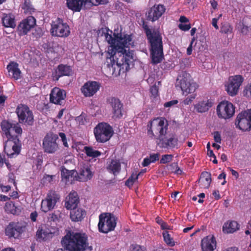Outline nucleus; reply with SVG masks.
Returning <instances> with one entry per match:
<instances>
[{
  "label": "nucleus",
  "mask_w": 251,
  "mask_h": 251,
  "mask_svg": "<svg viewBox=\"0 0 251 251\" xmlns=\"http://www.w3.org/2000/svg\"><path fill=\"white\" fill-rule=\"evenodd\" d=\"M19 123L32 126L34 123V115L32 111L25 104H20L16 109Z\"/></svg>",
  "instance_id": "obj_7"
},
{
  "label": "nucleus",
  "mask_w": 251,
  "mask_h": 251,
  "mask_svg": "<svg viewBox=\"0 0 251 251\" xmlns=\"http://www.w3.org/2000/svg\"><path fill=\"white\" fill-rule=\"evenodd\" d=\"M116 224V218L110 213L101 214L99 215L98 228L100 232L107 233L114 230Z\"/></svg>",
  "instance_id": "obj_5"
},
{
  "label": "nucleus",
  "mask_w": 251,
  "mask_h": 251,
  "mask_svg": "<svg viewBox=\"0 0 251 251\" xmlns=\"http://www.w3.org/2000/svg\"><path fill=\"white\" fill-rule=\"evenodd\" d=\"M243 81V77L242 75H236L230 76L227 84L226 85V90L227 93L231 96H235Z\"/></svg>",
  "instance_id": "obj_13"
},
{
  "label": "nucleus",
  "mask_w": 251,
  "mask_h": 251,
  "mask_svg": "<svg viewBox=\"0 0 251 251\" xmlns=\"http://www.w3.org/2000/svg\"><path fill=\"white\" fill-rule=\"evenodd\" d=\"M0 188L3 192H8L11 189V186L9 185L4 186L1 184H0Z\"/></svg>",
  "instance_id": "obj_54"
},
{
  "label": "nucleus",
  "mask_w": 251,
  "mask_h": 251,
  "mask_svg": "<svg viewBox=\"0 0 251 251\" xmlns=\"http://www.w3.org/2000/svg\"><path fill=\"white\" fill-rule=\"evenodd\" d=\"M142 27L151 45V54L152 63L157 64L163 58V47L162 37L158 30H153L143 21Z\"/></svg>",
  "instance_id": "obj_3"
},
{
  "label": "nucleus",
  "mask_w": 251,
  "mask_h": 251,
  "mask_svg": "<svg viewBox=\"0 0 251 251\" xmlns=\"http://www.w3.org/2000/svg\"><path fill=\"white\" fill-rule=\"evenodd\" d=\"M195 98V95L191 96V97L187 98L185 100H184L183 103L185 105H188L191 103L193 100Z\"/></svg>",
  "instance_id": "obj_53"
},
{
  "label": "nucleus",
  "mask_w": 251,
  "mask_h": 251,
  "mask_svg": "<svg viewBox=\"0 0 251 251\" xmlns=\"http://www.w3.org/2000/svg\"><path fill=\"white\" fill-rule=\"evenodd\" d=\"M93 176L91 170L89 168H81L78 173V179L81 181H86L90 179Z\"/></svg>",
  "instance_id": "obj_34"
},
{
  "label": "nucleus",
  "mask_w": 251,
  "mask_h": 251,
  "mask_svg": "<svg viewBox=\"0 0 251 251\" xmlns=\"http://www.w3.org/2000/svg\"><path fill=\"white\" fill-rule=\"evenodd\" d=\"M52 228L46 225L42 226L36 232L37 240L40 242L46 241L51 239L54 234V231H52Z\"/></svg>",
  "instance_id": "obj_20"
},
{
  "label": "nucleus",
  "mask_w": 251,
  "mask_h": 251,
  "mask_svg": "<svg viewBox=\"0 0 251 251\" xmlns=\"http://www.w3.org/2000/svg\"><path fill=\"white\" fill-rule=\"evenodd\" d=\"M32 34L36 38L40 37L43 35L42 30L40 27H37Z\"/></svg>",
  "instance_id": "obj_49"
},
{
  "label": "nucleus",
  "mask_w": 251,
  "mask_h": 251,
  "mask_svg": "<svg viewBox=\"0 0 251 251\" xmlns=\"http://www.w3.org/2000/svg\"><path fill=\"white\" fill-rule=\"evenodd\" d=\"M240 228V225L236 221L227 222L223 226V231L225 233H231L235 232Z\"/></svg>",
  "instance_id": "obj_31"
},
{
  "label": "nucleus",
  "mask_w": 251,
  "mask_h": 251,
  "mask_svg": "<svg viewBox=\"0 0 251 251\" xmlns=\"http://www.w3.org/2000/svg\"><path fill=\"white\" fill-rule=\"evenodd\" d=\"M232 31V28L229 24H225L221 26V32L223 33H231Z\"/></svg>",
  "instance_id": "obj_44"
},
{
  "label": "nucleus",
  "mask_w": 251,
  "mask_h": 251,
  "mask_svg": "<svg viewBox=\"0 0 251 251\" xmlns=\"http://www.w3.org/2000/svg\"><path fill=\"white\" fill-rule=\"evenodd\" d=\"M179 22L181 23V24L186 23L189 22V20L185 16H181L179 18Z\"/></svg>",
  "instance_id": "obj_62"
},
{
  "label": "nucleus",
  "mask_w": 251,
  "mask_h": 251,
  "mask_svg": "<svg viewBox=\"0 0 251 251\" xmlns=\"http://www.w3.org/2000/svg\"><path fill=\"white\" fill-rule=\"evenodd\" d=\"M178 101L177 100H174L171 101L165 102L164 104V106L165 107H171L176 104H177Z\"/></svg>",
  "instance_id": "obj_52"
},
{
  "label": "nucleus",
  "mask_w": 251,
  "mask_h": 251,
  "mask_svg": "<svg viewBox=\"0 0 251 251\" xmlns=\"http://www.w3.org/2000/svg\"><path fill=\"white\" fill-rule=\"evenodd\" d=\"M107 102L112 108V118L114 119H121L124 115V106L120 100L115 97H110Z\"/></svg>",
  "instance_id": "obj_14"
},
{
  "label": "nucleus",
  "mask_w": 251,
  "mask_h": 251,
  "mask_svg": "<svg viewBox=\"0 0 251 251\" xmlns=\"http://www.w3.org/2000/svg\"><path fill=\"white\" fill-rule=\"evenodd\" d=\"M218 21V18H213L212 20V25L216 29L219 28V26L217 25Z\"/></svg>",
  "instance_id": "obj_59"
},
{
  "label": "nucleus",
  "mask_w": 251,
  "mask_h": 251,
  "mask_svg": "<svg viewBox=\"0 0 251 251\" xmlns=\"http://www.w3.org/2000/svg\"><path fill=\"white\" fill-rule=\"evenodd\" d=\"M179 85L183 94L186 95L194 92L198 87L196 83L192 81L189 74L183 72L179 75Z\"/></svg>",
  "instance_id": "obj_11"
},
{
  "label": "nucleus",
  "mask_w": 251,
  "mask_h": 251,
  "mask_svg": "<svg viewBox=\"0 0 251 251\" xmlns=\"http://www.w3.org/2000/svg\"><path fill=\"white\" fill-rule=\"evenodd\" d=\"M36 25V19L33 16H28L22 20L18 26V30L20 35H26Z\"/></svg>",
  "instance_id": "obj_19"
},
{
  "label": "nucleus",
  "mask_w": 251,
  "mask_h": 251,
  "mask_svg": "<svg viewBox=\"0 0 251 251\" xmlns=\"http://www.w3.org/2000/svg\"><path fill=\"white\" fill-rule=\"evenodd\" d=\"M191 25L190 24H179L178 25V27L182 31H188L191 28Z\"/></svg>",
  "instance_id": "obj_50"
},
{
  "label": "nucleus",
  "mask_w": 251,
  "mask_h": 251,
  "mask_svg": "<svg viewBox=\"0 0 251 251\" xmlns=\"http://www.w3.org/2000/svg\"><path fill=\"white\" fill-rule=\"evenodd\" d=\"M5 211L8 213H11L13 215L17 214V207L13 202H6L4 206Z\"/></svg>",
  "instance_id": "obj_37"
},
{
  "label": "nucleus",
  "mask_w": 251,
  "mask_h": 251,
  "mask_svg": "<svg viewBox=\"0 0 251 251\" xmlns=\"http://www.w3.org/2000/svg\"><path fill=\"white\" fill-rule=\"evenodd\" d=\"M0 127L2 137L5 139L4 151L10 157L18 155L21 151V143L17 135L13 134L14 131L16 133L21 135L22 128L17 125L13 124L6 120H3L0 123Z\"/></svg>",
  "instance_id": "obj_2"
},
{
  "label": "nucleus",
  "mask_w": 251,
  "mask_h": 251,
  "mask_svg": "<svg viewBox=\"0 0 251 251\" xmlns=\"http://www.w3.org/2000/svg\"><path fill=\"white\" fill-rule=\"evenodd\" d=\"M22 8L25 10V12L26 13H32L35 12V9L33 7L29 0H25Z\"/></svg>",
  "instance_id": "obj_40"
},
{
  "label": "nucleus",
  "mask_w": 251,
  "mask_h": 251,
  "mask_svg": "<svg viewBox=\"0 0 251 251\" xmlns=\"http://www.w3.org/2000/svg\"><path fill=\"white\" fill-rule=\"evenodd\" d=\"M106 169L107 171L116 176L121 171V164L119 159H112L110 161L107 162Z\"/></svg>",
  "instance_id": "obj_26"
},
{
  "label": "nucleus",
  "mask_w": 251,
  "mask_h": 251,
  "mask_svg": "<svg viewBox=\"0 0 251 251\" xmlns=\"http://www.w3.org/2000/svg\"><path fill=\"white\" fill-rule=\"evenodd\" d=\"M94 133L97 141L100 143H105L112 137L113 130L108 124L101 123L95 127Z\"/></svg>",
  "instance_id": "obj_6"
},
{
  "label": "nucleus",
  "mask_w": 251,
  "mask_h": 251,
  "mask_svg": "<svg viewBox=\"0 0 251 251\" xmlns=\"http://www.w3.org/2000/svg\"><path fill=\"white\" fill-rule=\"evenodd\" d=\"M66 97L65 91L55 87L52 89L50 94V101L55 104L61 105Z\"/></svg>",
  "instance_id": "obj_22"
},
{
  "label": "nucleus",
  "mask_w": 251,
  "mask_h": 251,
  "mask_svg": "<svg viewBox=\"0 0 251 251\" xmlns=\"http://www.w3.org/2000/svg\"><path fill=\"white\" fill-rule=\"evenodd\" d=\"M7 97L3 95V94L0 95V104L1 105V106H4V104L7 100Z\"/></svg>",
  "instance_id": "obj_56"
},
{
  "label": "nucleus",
  "mask_w": 251,
  "mask_h": 251,
  "mask_svg": "<svg viewBox=\"0 0 251 251\" xmlns=\"http://www.w3.org/2000/svg\"><path fill=\"white\" fill-rule=\"evenodd\" d=\"M72 74V69L71 66L67 65L59 64L55 72L52 74L54 80H58L63 76H70Z\"/></svg>",
  "instance_id": "obj_23"
},
{
  "label": "nucleus",
  "mask_w": 251,
  "mask_h": 251,
  "mask_svg": "<svg viewBox=\"0 0 251 251\" xmlns=\"http://www.w3.org/2000/svg\"><path fill=\"white\" fill-rule=\"evenodd\" d=\"M66 4L69 9L74 12H79L85 2V0H67Z\"/></svg>",
  "instance_id": "obj_30"
},
{
  "label": "nucleus",
  "mask_w": 251,
  "mask_h": 251,
  "mask_svg": "<svg viewBox=\"0 0 251 251\" xmlns=\"http://www.w3.org/2000/svg\"><path fill=\"white\" fill-rule=\"evenodd\" d=\"M215 199L218 200L221 198V196L219 190H215L212 193Z\"/></svg>",
  "instance_id": "obj_58"
},
{
  "label": "nucleus",
  "mask_w": 251,
  "mask_h": 251,
  "mask_svg": "<svg viewBox=\"0 0 251 251\" xmlns=\"http://www.w3.org/2000/svg\"><path fill=\"white\" fill-rule=\"evenodd\" d=\"M61 177L62 179H69L70 176H72V173L70 171L64 168L61 170Z\"/></svg>",
  "instance_id": "obj_45"
},
{
  "label": "nucleus",
  "mask_w": 251,
  "mask_h": 251,
  "mask_svg": "<svg viewBox=\"0 0 251 251\" xmlns=\"http://www.w3.org/2000/svg\"><path fill=\"white\" fill-rule=\"evenodd\" d=\"M25 227L18 222H11L5 228V234L10 238H18L25 231Z\"/></svg>",
  "instance_id": "obj_17"
},
{
  "label": "nucleus",
  "mask_w": 251,
  "mask_h": 251,
  "mask_svg": "<svg viewBox=\"0 0 251 251\" xmlns=\"http://www.w3.org/2000/svg\"><path fill=\"white\" fill-rule=\"evenodd\" d=\"M165 7L163 4H155L148 11L147 20L152 22L158 20L165 12Z\"/></svg>",
  "instance_id": "obj_18"
},
{
  "label": "nucleus",
  "mask_w": 251,
  "mask_h": 251,
  "mask_svg": "<svg viewBox=\"0 0 251 251\" xmlns=\"http://www.w3.org/2000/svg\"><path fill=\"white\" fill-rule=\"evenodd\" d=\"M84 151L86 155L89 157L96 158L100 156L101 153L97 150H95L92 147L85 146L84 148Z\"/></svg>",
  "instance_id": "obj_36"
},
{
  "label": "nucleus",
  "mask_w": 251,
  "mask_h": 251,
  "mask_svg": "<svg viewBox=\"0 0 251 251\" xmlns=\"http://www.w3.org/2000/svg\"><path fill=\"white\" fill-rule=\"evenodd\" d=\"M157 144L162 148L167 149H178V140L175 134H171L168 136L165 135L162 137L159 141H156Z\"/></svg>",
  "instance_id": "obj_15"
},
{
  "label": "nucleus",
  "mask_w": 251,
  "mask_h": 251,
  "mask_svg": "<svg viewBox=\"0 0 251 251\" xmlns=\"http://www.w3.org/2000/svg\"><path fill=\"white\" fill-rule=\"evenodd\" d=\"M158 87L155 84L152 86L150 89L151 94V97H152L153 99H155L158 97Z\"/></svg>",
  "instance_id": "obj_43"
},
{
  "label": "nucleus",
  "mask_w": 251,
  "mask_h": 251,
  "mask_svg": "<svg viewBox=\"0 0 251 251\" xmlns=\"http://www.w3.org/2000/svg\"><path fill=\"white\" fill-rule=\"evenodd\" d=\"M2 25L5 27L15 28L16 26L15 16L12 14H4L1 19Z\"/></svg>",
  "instance_id": "obj_32"
},
{
  "label": "nucleus",
  "mask_w": 251,
  "mask_h": 251,
  "mask_svg": "<svg viewBox=\"0 0 251 251\" xmlns=\"http://www.w3.org/2000/svg\"><path fill=\"white\" fill-rule=\"evenodd\" d=\"M167 120L162 117H158L150 121L148 124V135L150 138L159 141L165 136L168 130Z\"/></svg>",
  "instance_id": "obj_4"
},
{
  "label": "nucleus",
  "mask_w": 251,
  "mask_h": 251,
  "mask_svg": "<svg viewBox=\"0 0 251 251\" xmlns=\"http://www.w3.org/2000/svg\"><path fill=\"white\" fill-rule=\"evenodd\" d=\"M210 3L211 6L214 9H217L218 6V2L217 0H212V1H210Z\"/></svg>",
  "instance_id": "obj_64"
},
{
  "label": "nucleus",
  "mask_w": 251,
  "mask_h": 251,
  "mask_svg": "<svg viewBox=\"0 0 251 251\" xmlns=\"http://www.w3.org/2000/svg\"><path fill=\"white\" fill-rule=\"evenodd\" d=\"M174 157V155L172 154H164L161 156V158L160 160V164H166L171 162Z\"/></svg>",
  "instance_id": "obj_41"
},
{
  "label": "nucleus",
  "mask_w": 251,
  "mask_h": 251,
  "mask_svg": "<svg viewBox=\"0 0 251 251\" xmlns=\"http://www.w3.org/2000/svg\"><path fill=\"white\" fill-rule=\"evenodd\" d=\"M86 214V211L80 208H73L70 211V218L72 221L79 222L81 221L85 217Z\"/></svg>",
  "instance_id": "obj_28"
},
{
  "label": "nucleus",
  "mask_w": 251,
  "mask_h": 251,
  "mask_svg": "<svg viewBox=\"0 0 251 251\" xmlns=\"http://www.w3.org/2000/svg\"><path fill=\"white\" fill-rule=\"evenodd\" d=\"M50 32L52 36L59 37H67L70 34V28L66 23L62 19L57 18L52 22Z\"/></svg>",
  "instance_id": "obj_8"
},
{
  "label": "nucleus",
  "mask_w": 251,
  "mask_h": 251,
  "mask_svg": "<svg viewBox=\"0 0 251 251\" xmlns=\"http://www.w3.org/2000/svg\"><path fill=\"white\" fill-rule=\"evenodd\" d=\"M79 202V199L77 192L72 191L66 197L65 206L67 209L72 210L76 208Z\"/></svg>",
  "instance_id": "obj_25"
},
{
  "label": "nucleus",
  "mask_w": 251,
  "mask_h": 251,
  "mask_svg": "<svg viewBox=\"0 0 251 251\" xmlns=\"http://www.w3.org/2000/svg\"><path fill=\"white\" fill-rule=\"evenodd\" d=\"M193 43V41H192L190 44L189 45V47H188L187 49V54L188 55H190L192 53V44Z\"/></svg>",
  "instance_id": "obj_61"
},
{
  "label": "nucleus",
  "mask_w": 251,
  "mask_h": 251,
  "mask_svg": "<svg viewBox=\"0 0 251 251\" xmlns=\"http://www.w3.org/2000/svg\"><path fill=\"white\" fill-rule=\"evenodd\" d=\"M162 236L164 242L170 247H174L175 245L173 238L171 237L170 234L167 230L164 231L162 233Z\"/></svg>",
  "instance_id": "obj_38"
},
{
  "label": "nucleus",
  "mask_w": 251,
  "mask_h": 251,
  "mask_svg": "<svg viewBox=\"0 0 251 251\" xmlns=\"http://www.w3.org/2000/svg\"><path fill=\"white\" fill-rule=\"evenodd\" d=\"M169 166L176 167V170L174 171H173V173L175 174L182 175L183 174L182 170L178 167V163L177 162H173L170 164Z\"/></svg>",
  "instance_id": "obj_46"
},
{
  "label": "nucleus",
  "mask_w": 251,
  "mask_h": 251,
  "mask_svg": "<svg viewBox=\"0 0 251 251\" xmlns=\"http://www.w3.org/2000/svg\"><path fill=\"white\" fill-rule=\"evenodd\" d=\"M142 172H139L137 175L132 174L131 176L126 180L125 184L129 188L131 187L135 181L138 178V176L141 175Z\"/></svg>",
  "instance_id": "obj_39"
},
{
  "label": "nucleus",
  "mask_w": 251,
  "mask_h": 251,
  "mask_svg": "<svg viewBox=\"0 0 251 251\" xmlns=\"http://www.w3.org/2000/svg\"><path fill=\"white\" fill-rule=\"evenodd\" d=\"M202 251H214L216 248L217 242L213 235H208L204 237L201 242Z\"/></svg>",
  "instance_id": "obj_24"
},
{
  "label": "nucleus",
  "mask_w": 251,
  "mask_h": 251,
  "mask_svg": "<svg viewBox=\"0 0 251 251\" xmlns=\"http://www.w3.org/2000/svg\"><path fill=\"white\" fill-rule=\"evenodd\" d=\"M59 136L61 139L64 146L66 148H68L69 145L67 143V140L65 134L63 132H60L59 133Z\"/></svg>",
  "instance_id": "obj_48"
},
{
  "label": "nucleus",
  "mask_w": 251,
  "mask_h": 251,
  "mask_svg": "<svg viewBox=\"0 0 251 251\" xmlns=\"http://www.w3.org/2000/svg\"><path fill=\"white\" fill-rule=\"evenodd\" d=\"M160 154L159 153H151L149 157L144 159L142 165L143 167L149 166L151 163H154L159 159Z\"/></svg>",
  "instance_id": "obj_35"
},
{
  "label": "nucleus",
  "mask_w": 251,
  "mask_h": 251,
  "mask_svg": "<svg viewBox=\"0 0 251 251\" xmlns=\"http://www.w3.org/2000/svg\"><path fill=\"white\" fill-rule=\"evenodd\" d=\"M212 102L209 100L201 101L195 105V109L198 112L203 113L207 111L212 107Z\"/></svg>",
  "instance_id": "obj_33"
},
{
  "label": "nucleus",
  "mask_w": 251,
  "mask_h": 251,
  "mask_svg": "<svg viewBox=\"0 0 251 251\" xmlns=\"http://www.w3.org/2000/svg\"><path fill=\"white\" fill-rule=\"evenodd\" d=\"M37 217V213L36 212H33L30 214V219L33 222H35L36 221Z\"/></svg>",
  "instance_id": "obj_63"
},
{
  "label": "nucleus",
  "mask_w": 251,
  "mask_h": 251,
  "mask_svg": "<svg viewBox=\"0 0 251 251\" xmlns=\"http://www.w3.org/2000/svg\"><path fill=\"white\" fill-rule=\"evenodd\" d=\"M49 219L51 221L55 222L58 220V218L57 215L56 214H55L54 213H51V214L50 215Z\"/></svg>",
  "instance_id": "obj_57"
},
{
  "label": "nucleus",
  "mask_w": 251,
  "mask_h": 251,
  "mask_svg": "<svg viewBox=\"0 0 251 251\" xmlns=\"http://www.w3.org/2000/svg\"><path fill=\"white\" fill-rule=\"evenodd\" d=\"M216 112L219 118L229 119L235 113V107L231 102L227 100H223L217 105Z\"/></svg>",
  "instance_id": "obj_9"
},
{
  "label": "nucleus",
  "mask_w": 251,
  "mask_h": 251,
  "mask_svg": "<svg viewBox=\"0 0 251 251\" xmlns=\"http://www.w3.org/2000/svg\"><path fill=\"white\" fill-rule=\"evenodd\" d=\"M53 176L46 175L44 176L43 179L45 182H51L52 181Z\"/></svg>",
  "instance_id": "obj_55"
},
{
  "label": "nucleus",
  "mask_w": 251,
  "mask_h": 251,
  "mask_svg": "<svg viewBox=\"0 0 251 251\" xmlns=\"http://www.w3.org/2000/svg\"><path fill=\"white\" fill-rule=\"evenodd\" d=\"M211 182V174L207 172H203L199 180L200 186L201 188L207 189Z\"/></svg>",
  "instance_id": "obj_29"
},
{
  "label": "nucleus",
  "mask_w": 251,
  "mask_h": 251,
  "mask_svg": "<svg viewBox=\"0 0 251 251\" xmlns=\"http://www.w3.org/2000/svg\"><path fill=\"white\" fill-rule=\"evenodd\" d=\"M100 83L96 81H88L81 87L80 91L82 95L86 98L94 96L100 90Z\"/></svg>",
  "instance_id": "obj_16"
},
{
  "label": "nucleus",
  "mask_w": 251,
  "mask_h": 251,
  "mask_svg": "<svg viewBox=\"0 0 251 251\" xmlns=\"http://www.w3.org/2000/svg\"><path fill=\"white\" fill-rule=\"evenodd\" d=\"M18 66L17 62L11 61L8 64L6 68L9 74V75L15 80L19 79L21 76V72Z\"/></svg>",
  "instance_id": "obj_27"
},
{
  "label": "nucleus",
  "mask_w": 251,
  "mask_h": 251,
  "mask_svg": "<svg viewBox=\"0 0 251 251\" xmlns=\"http://www.w3.org/2000/svg\"><path fill=\"white\" fill-rule=\"evenodd\" d=\"M214 139L216 143L219 144L221 143V136L219 131H215L214 132Z\"/></svg>",
  "instance_id": "obj_51"
},
{
  "label": "nucleus",
  "mask_w": 251,
  "mask_h": 251,
  "mask_svg": "<svg viewBox=\"0 0 251 251\" xmlns=\"http://www.w3.org/2000/svg\"><path fill=\"white\" fill-rule=\"evenodd\" d=\"M105 38L109 44H114V47L108 51L106 57L107 66L112 74H119L121 70L128 71L130 63L132 62L133 50L129 48L134 46L131 36L121 34L113 39L108 33L105 34Z\"/></svg>",
  "instance_id": "obj_1"
},
{
  "label": "nucleus",
  "mask_w": 251,
  "mask_h": 251,
  "mask_svg": "<svg viewBox=\"0 0 251 251\" xmlns=\"http://www.w3.org/2000/svg\"><path fill=\"white\" fill-rule=\"evenodd\" d=\"M58 136L52 132L48 133L43 140V149L45 152L52 154L59 149L57 143Z\"/></svg>",
  "instance_id": "obj_10"
},
{
  "label": "nucleus",
  "mask_w": 251,
  "mask_h": 251,
  "mask_svg": "<svg viewBox=\"0 0 251 251\" xmlns=\"http://www.w3.org/2000/svg\"><path fill=\"white\" fill-rule=\"evenodd\" d=\"M246 111L239 114L236 118L235 125L240 130L247 131L251 129V123L249 121Z\"/></svg>",
  "instance_id": "obj_21"
},
{
  "label": "nucleus",
  "mask_w": 251,
  "mask_h": 251,
  "mask_svg": "<svg viewBox=\"0 0 251 251\" xmlns=\"http://www.w3.org/2000/svg\"><path fill=\"white\" fill-rule=\"evenodd\" d=\"M60 199V196L54 191H50L46 198L42 201L41 210L47 213L52 210Z\"/></svg>",
  "instance_id": "obj_12"
},
{
  "label": "nucleus",
  "mask_w": 251,
  "mask_h": 251,
  "mask_svg": "<svg viewBox=\"0 0 251 251\" xmlns=\"http://www.w3.org/2000/svg\"><path fill=\"white\" fill-rule=\"evenodd\" d=\"M146 248L137 244H132L130 246L128 251H146Z\"/></svg>",
  "instance_id": "obj_42"
},
{
  "label": "nucleus",
  "mask_w": 251,
  "mask_h": 251,
  "mask_svg": "<svg viewBox=\"0 0 251 251\" xmlns=\"http://www.w3.org/2000/svg\"><path fill=\"white\" fill-rule=\"evenodd\" d=\"M160 227L163 230L170 229V226L167 224V223L165 222L164 221L162 223L160 226Z\"/></svg>",
  "instance_id": "obj_60"
},
{
  "label": "nucleus",
  "mask_w": 251,
  "mask_h": 251,
  "mask_svg": "<svg viewBox=\"0 0 251 251\" xmlns=\"http://www.w3.org/2000/svg\"><path fill=\"white\" fill-rule=\"evenodd\" d=\"M108 0H85V3H91L93 5H97L99 4H104L107 2Z\"/></svg>",
  "instance_id": "obj_47"
}]
</instances>
